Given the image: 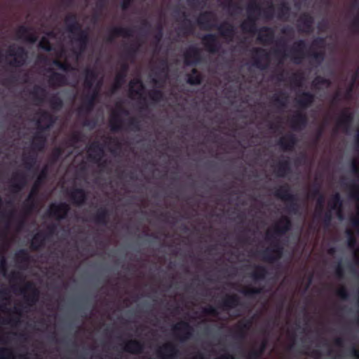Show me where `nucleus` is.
<instances>
[{"instance_id":"obj_45","label":"nucleus","mask_w":359,"mask_h":359,"mask_svg":"<svg viewBox=\"0 0 359 359\" xmlns=\"http://www.w3.org/2000/svg\"><path fill=\"white\" fill-rule=\"evenodd\" d=\"M272 102L274 105L278 107H285L287 102V96L283 92H280L278 94L273 95Z\"/></svg>"},{"instance_id":"obj_18","label":"nucleus","mask_w":359,"mask_h":359,"mask_svg":"<svg viewBox=\"0 0 359 359\" xmlns=\"http://www.w3.org/2000/svg\"><path fill=\"white\" fill-rule=\"evenodd\" d=\"M290 126L294 131H301L308 124L306 114L302 111L296 112L289 120Z\"/></svg>"},{"instance_id":"obj_42","label":"nucleus","mask_w":359,"mask_h":359,"mask_svg":"<svg viewBox=\"0 0 359 359\" xmlns=\"http://www.w3.org/2000/svg\"><path fill=\"white\" fill-rule=\"evenodd\" d=\"M182 16L184 17V23L179 29L182 32L184 36H188L193 32L194 26L191 20L187 18V15L185 12L182 13Z\"/></svg>"},{"instance_id":"obj_40","label":"nucleus","mask_w":359,"mask_h":359,"mask_svg":"<svg viewBox=\"0 0 359 359\" xmlns=\"http://www.w3.org/2000/svg\"><path fill=\"white\" fill-rule=\"evenodd\" d=\"M130 93L137 95H141L144 89V84L140 79H135L129 82Z\"/></svg>"},{"instance_id":"obj_17","label":"nucleus","mask_w":359,"mask_h":359,"mask_svg":"<svg viewBox=\"0 0 359 359\" xmlns=\"http://www.w3.org/2000/svg\"><path fill=\"white\" fill-rule=\"evenodd\" d=\"M202 43L210 53H217L221 48V44L215 34H206L201 38Z\"/></svg>"},{"instance_id":"obj_15","label":"nucleus","mask_w":359,"mask_h":359,"mask_svg":"<svg viewBox=\"0 0 359 359\" xmlns=\"http://www.w3.org/2000/svg\"><path fill=\"white\" fill-rule=\"evenodd\" d=\"M70 210L69 205L66 203H60L59 204L53 203L50 205L48 215L54 217L57 220L65 219Z\"/></svg>"},{"instance_id":"obj_12","label":"nucleus","mask_w":359,"mask_h":359,"mask_svg":"<svg viewBox=\"0 0 359 359\" xmlns=\"http://www.w3.org/2000/svg\"><path fill=\"white\" fill-rule=\"evenodd\" d=\"M120 114L128 115L129 111L121 105H117V110L114 111L109 119L111 131L117 133L123 130V121Z\"/></svg>"},{"instance_id":"obj_25","label":"nucleus","mask_w":359,"mask_h":359,"mask_svg":"<svg viewBox=\"0 0 359 359\" xmlns=\"http://www.w3.org/2000/svg\"><path fill=\"white\" fill-rule=\"evenodd\" d=\"M133 29L130 28L114 27L110 29L106 41L109 43H111L114 39L118 36H123L125 38L130 37L133 36Z\"/></svg>"},{"instance_id":"obj_63","label":"nucleus","mask_w":359,"mask_h":359,"mask_svg":"<svg viewBox=\"0 0 359 359\" xmlns=\"http://www.w3.org/2000/svg\"><path fill=\"white\" fill-rule=\"evenodd\" d=\"M39 48L47 52L52 50V46L49 40L46 37H42V39L39 43Z\"/></svg>"},{"instance_id":"obj_34","label":"nucleus","mask_w":359,"mask_h":359,"mask_svg":"<svg viewBox=\"0 0 359 359\" xmlns=\"http://www.w3.org/2000/svg\"><path fill=\"white\" fill-rule=\"evenodd\" d=\"M123 350L132 354H140L144 350V344L136 339H131L125 343Z\"/></svg>"},{"instance_id":"obj_43","label":"nucleus","mask_w":359,"mask_h":359,"mask_svg":"<svg viewBox=\"0 0 359 359\" xmlns=\"http://www.w3.org/2000/svg\"><path fill=\"white\" fill-rule=\"evenodd\" d=\"M182 16L184 17V23L179 29L182 32L184 36H188L193 32L194 26L191 20L187 18V15L185 12L182 13Z\"/></svg>"},{"instance_id":"obj_23","label":"nucleus","mask_w":359,"mask_h":359,"mask_svg":"<svg viewBox=\"0 0 359 359\" xmlns=\"http://www.w3.org/2000/svg\"><path fill=\"white\" fill-rule=\"evenodd\" d=\"M297 143V138L293 133H288L280 137L278 141V145L285 151H291Z\"/></svg>"},{"instance_id":"obj_35","label":"nucleus","mask_w":359,"mask_h":359,"mask_svg":"<svg viewBox=\"0 0 359 359\" xmlns=\"http://www.w3.org/2000/svg\"><path fill=\"white\" fill-rule=\"evenodd\" d=\"M109 211L106 208H100L92 217L91 220L97 224L106 226L109 222Z\"/></svg>"},{"instance_id":"obj_16","label":"nucleus","mask_w":359,"mask_h":359,"mask_svg":"<svg viewBox=\"0 0 359 359\" xmlns=\"http://www.w3.org/2000/svg\"><path fill=\"white\" fill-rule=\"evenodd\" d=\"M201 61V50L196 46H190L184 53V62L186 66H195Z\"/></svg>"},{"instance_id":"obj_50","label":"nucleus","mask_w":359,"mask_h":359,"mask_svg":"<svg viewBox=\"0 0 359 359\" xmlns=\"http://www.w3.org/2000/svg\"><path fill=\"white\" fill-rule=\"evenodd\" d=\"M15 259L18 262L27 264L29 262L30 257L26 250L21 249L15 253Z\"/></svg>"},{"instance_id":"obj_57","label":"nucleus","mask_w":359,"mask_h":359,"mask_svg":"<svg viewBox=\"0 0 359 359\" xmlns=\"http://www.w3.org/2000/svg\"><path fill=\"white\" fill-rule=\"evenodd\" d=\"M346 234L348 236L347 244L348 247L351 250H355L357 248V240L354 236L353 232L351 230L346 231Z\"/></svg>"},{"instance_id":"obj_33","label":"nucleus","mask_w":359,"mask_h":359,"mask_svg":"<svg viewBox=\"0 0 359 359\" xmlns=\"http://www.w3.org/2000/svg\"><path fill=\"white\" fill-rule=\"evenodd\" d=\"M330 210L337 211V216L339 219L342 218L343 212V201L339 193L333 194L329 202Z\"/></svg>"},{"instance_id":"obj_54","label":"nucleus","mask_w":359,"mask_h":359,"mask_svg":"<svg viewBox=\"0 0 359 359\" xmlns=\"http://www.w3.org/2000/svg\"><path fill=\"white\" fill-rule=\"evenodd\" d=\"M312 85L315 88H319L320 86H325L329 87L331 85V81L328 79L318 76L314 79Z\"/></svg>"},{"instance_id":"obj_52","label":"nucleus","mask_w":359,"mask_h":359,"mask_svg":"<svg viewBox=\"0 0 359 359\" xmlns=\"http://www.w3.org/2000/svg\"><path fill=\"white\" fill-rule=\"evenodd\" d=\"M149 98L154 102H161L164 99V94L161 90L153 89L149 93Z\"/></svg>"},{"instance_id":"obj_3","label":"nucleus","mask_w":359,"mask_h":359,"mask_svg":"<svg viewBox=\"0 0 359 359\" xmlns=\"http://www.w3.org/2000/svg\"><path fill=\"white\" fill-rule=\"evenodd\" d=\"M48 166H44L36 180L34 182L31 191L22 204V215L18 222L19 227L22 226L25 223V218L29 215L37 207L36 198L39 195V188L41 184L46 180L48 177Z\"/></svg>"},{"instance_id":"obj_51","label":"nucleus","mask_w":359,"mask_h":359,"mask_svg":"<svg viewBox=\"0 0 359 359\" xmlns=\"http://www.w3.org/2000/svg\"><path fill=\"white\" fill-rule=\"evenodd\" d=\"M83 135L80 131L74 132L69 138L67 144L70 147H74L76 144L81 142L83 141Z\"/></svg>"},{"instance_id":"obj_28","label":"nucleus","mask_w":359,"mask_h":359,"mask_svg":"<svg viewBox=\"0 0 359 359\" xmlns=\"http://www.w3.org/2000/svg\"><path fill=\"white\" fill-rule=\"evenodd\" d=\"M15 34L18 39H24L30 43H34L37 41L36 35L31 32V28L25 25L19 26Z\"/></svg>"},{"instance_id":"obj_55","label":"nucleus","mask_w":359,"mask_h":359,"mask_svg":"<svg viewBox=\"0 0 359 359\" xmlns=\"http://www.w3.org/2000/svg\"><path fill=\"white\" fill-rule=\"evenodd\" d=\"M53 65L57 67L58 69L64 72H70L73 70L72 66L67 62H61L57 59H55L53 61Z\"/></svg>"},{"instance_id":"obj_61","label":"nucleus","mask_w":359,"mask_h":359,"mask_svg":"<svg viewBox=\"0 0 359 359\" xmlns=\"http://www.w3.org/2000/svg\"><path fill=\"white\" fill-rule=\"evenodd\" d=\"M140 45L131 44L126 50L127 58L133 59L138 50Z\"/></svg>"},{"instance_id":"obj_11","label":"nucleus","mask_w":359,"mask_h":359,"mask_svg":"<svg viewBox=\"0 0 359 359\" xmlns=\"http://www.w3.org/2000/svg\"><path fill=\"white\" fill-rule=\"evenodd\" d=\"M100 86L101 83L99 82L96 87L93 89L91 93H88L86 95H85L82 105L79 109V112L80 114H87L93 109L96 99L98 96Z\"/></svg>"},{"instance_id":"obj_14","label":"nucleus","mask_w":359,"mask_h":359,"mask_svg":"<svg viewBox=\"0 0 359 359\" xmlns=\"http://www.w3.org/2000/svg\"><path fill=\"white\" fill-rule=\"evenodd\" d=\"M67 196L71 203L76 206L83 205L88 199L87 192L82 188L72 187L67 191Z\"/></svg>"},{"instance_id":"obj_13","label":"nucleus","mask_w":359,"mask_h":359,"mask_svg":"<svg viewBox=\"0 0 359 359\" xmlns=\"http://www.w3.org/2000/svg\"><path fill=\"white\" fill-rule=\"evenodd\" d=\"M252 52L253 65L260 69L267 68L270 60L269 52L262 48H254Z\"/></svg>"},{"instance_id":"obj_27","label":"nucleus","mask_w":359,"mask_h":359,"mask_svg":"<svg viewBox=\"0 0 359 359\" xmlns=\"http://www.w3.org/2000/svg\"><path fill=\"white\" fill-rule=\"evenodd\" d=\"M89 151L96 153L95 155L90 154L89 158L95 163H99V165L102 168L105 167L107 161L104 160L101 161L102 158L104 155V150L100 144L97 142H93L89 147Z\"/></svg>"},{"instance_id":"obj_4","label":"nucleus","mask_w":359,"mask_h":359,"mask_svg":"<svg viewBox=\"0 0 359 359\" xmlns=\"http://www.w3.org/2000/svg\"><path fill=\"white\" fill-rule=\"evenodd\" d=\"M273 195L276 198L288 203L287 210L290 212L294 215L299 213L300 206L297 203L298 198L296 195L291 193L289 184H285L276 189Z\"/></svg>"},{"instance_id":"obj_53","label":"nucleus","mask_w":359,"mask_h":359,"mask_svg":"<svg viewBox=\"0 0 359 359\" xmlns=\"http://www.w3.org/2000/svg\"><path fill=\"white\" fill-rule=\"evenodd\" d=\"M66 27H67V32L74 35H75L80 30L82 29L81 25L78 21V19H76L74 22H72L71 23H68V25H66Z\"/></svg>"},{"instance_id":"obj_60","label":"nucleus","mask_w":359,"mask_h":359,"mask_svg":"<svg viewBox=\"0 0 359 359\" xmlns=\"http://www.w3.org/2000/svg\"><path fill=\"white\" fill-rule=\"evenodd\" d=\"M0 359H14L13 352L11 348H0Z\"/></svg>"},{"instance_id":"obj_30","label":"nucleus","mask_w":359,"mask_h":359,"mask_svg":"<svg viewBox=\"0 0 359 359\" xmlns=\"http://www.w3.org/2000/svg\"><path fill=\"white\" fill-rule=\"evenodd\" d=\"M46 130H40L34 134L33 141L32 143V150L33 151H42L46 146V137L44 135Z\"/></svg>"},{"instance_id":"obj_62","label":"nucleus","mask_w":359,"mask_h":359,"mask_svg":"<svg viewBox=\"0 0 359 359\" xmlns=\"http://www.w3.org/2000/svg\"><path fill=\"white\" fill-rule=\"evenodd\" d=\"M63 154V149L57 147H55L51 153L50 158L53 163L57 162Z\"/></svg>"},{"instance_id":"obj_64","label":"nucleus","mask_w":359,"mask_h":359,"mask_svg":"<svg viewBox=\"0 0 359 359\" xmlns=\"http://www.w3.org/2000/svg\"><path fill=\"white\" fill-rule=\"evenodd\" d=\"M75 35H76L74 38L76 42L81 41H89V36L86 30L81 29Z\"/></svg>"},{"instance_id":"obj_6","label":"nucleus","mask_w":359,"mask_h":359,"mask_svg":"<svg viewBox=\"0 0 359 359\" xmlns=\"http://www.w3.org/2000/svg\"><path fill=\"white\" fill-rule=\"evenodd\" d=\"M267 241H271V246L259 253L264 262L273 264L282 257L284 249L276 238Z\"/></svg>"},{"instance_id":"obj_5","label":"nucleus","mask_w":359,"mask_h":359,"mask_svg":"<svg viewBox=\"0 0 359 359\" xmlns=\"http://www.w3.org/2000/svg\"><path fill=\"white\" fill-rule=\"evenodd\" d=\"M306 47L305 40L299 39L294 43L289 53H285L280 50H275L274 53L276 55L281 56L283 58L290 57L292 62L299 65L302 63V60L307 55L305 53Z\"/></svg>"},{"instance_id":"obj_19","label":"nucleus","mask_w":359,"mask_h":359,"mask_svg":"<svg viewBox=\"0 0 359 359\" xmlns=\"http://www.w3.org/2000/svg\"><path fill=\"white\" fill-rule=\"evenodd\" d=\"M178 354L179 349L172 343H166L157 350V355L163 359H174Z\"/></svg>"},{"instance_id":"obj_29","label":"nucleus","mask_w":359,"mask_h":359,"mask_svg":"<svg viewBox=\"0 0 359 359\" xmlns=\"http://www.w3.org/2000/svg\"><path fill=\"white\" fill-rule=\"evenodd\" d=\"M241 304L240 297L237 294H228L220 302L219 307L224 311H229Z\"/></svg>"},{"instance_id":"obj_58","label":"nucleus","mask_w":359,"mask_h":359,"mask_svg":"<svg viewBox=\"0 0 359 359\" xmlns=\"http://www.w3.org/2000/svg\"><path fill=\"white\" fill-rule=\"evenodd\" d=\"M12 180L13 182L22 184L24 187L27 184V178L25 175L20 172H17L13 174Z\"/></svg>"},{"instance_id":"obj_24","label":"nucleus","mask_w":359,"mask_h":359,"mask_svg":"<svg viewBox=\"0 0 359 359\" xmlns=\"http://www.w3.org/2000/svg\"><path fill=\"white\" fill-rule=\"evenodd\" d=\"M314 24L313 17L307 13H303L298 20L299 31L304 33H311Z\"/></svg>"},{"instance_id":"obj_8","label":"nucleus","mask_w":359,"mask_h":359,"mask_svg":"<svg viewBox=\"0 0 359 359\" xmlns=\"http://www.w3.org/2000/svg\"><path fill=\"white\" fill-rule=\"evenodd\" d=\"M20 292L24 294L25 303L28 306H32L39 300L40 292L32 282H27Z\"/></svg>"},{"instance_id":"obj_46","label":"nucleus","mask_w":359,"mask_h":359,"mask_svg":"<svg viewBox=\"0 0 359 359\" xmlns=\"http://www.w3.org/2000/svg\"><path fill=\"white\" fill-rule=\"evenodd\" d=\"M35 100L42 102L46 95V90L45 88L36 86L33 91L31 93Z\"/></svg>"},{"instance_id":"obj_31","label":"nucleus","mask_w":359,"mask_h":359,"mask_svg":"<svg viewBox=\"0 0 359 359\" xmlns=\"http://www.w3.org/2000/svg\"><path fill=\"white\" fill-rule=\"evenodd\" d=\"M315 100V95L309 91L303 92L296 100V102L299 107L306 109L311 107Z\"/></svg>"},{"instance_id":"obj_48","label":"nucleus","mask_w":359,"mask_h":359,"mask_svg":"<svg viewBox=\"0 0 359 359\" xmlns=\"http://www.w3.org/2000/svg\"><path fill=\"white\" fill-rule=\"evenodd\" d=\"M243 295L249 298H253L255 295L262 292V287H245L240 291Z\"/></svg>"},{"instance_id":"obj_44","label":"nucleus","mask_w":359,"mask_h":359,"mask_svg":"<svg viewBox=\"0 0 359 359\" xmlns=\"http://www.w3.org/2000/svg\"><path fill=\"white\" fill-rule=\"evenodd\" d=\"M49 104L50 108L54 111H60L64 105L63 100L58 95V94L53 95L49 100Z\"/></svg>"},{"instance_id":"obj_38","label":"nucleus","mask_w":359,"mask_h":359,"mask_svg":"<svg viewBox=\"0 0 359 359\" xmlns=\"http://www.w3.org/2000/svg\"><path fill=\"white\" fill-rule=\"evenodd\" d=\"M203 76L197 69L193 68L189 74L187 75V82L191 86H198L201 84Z\"/></svg>"},{"instance_id":"obj_7","label":"nucleus","mask_w":359,"mask_h":359,"mask_svg":"<svg viewBox=\"0 0 359 359\" xmlns=\"http://www.w3.org/2000/svg\"><path fill=\"white\" fill-rule=\"evenodd\" d=\"M7 55L13 59L9 62V65L13 67H20L25 65L28 53L26 49L20 46H10L7 50Z\"/></svg>"},{"instance_id":"obj_36","label":"nucleus","mask_w":359,"mask_h":359,"mask_svg":"<svg viewBox=\"0 0 359 359\" xmlns=\"http://www.w3.org/2000/svg\"><path fill=\"white\" fill-rule=\"evenodd\" d=\"M84 74V87L86 89L91 90L93 87L95 81L97 78V74L95 69L88 67L85 69Z\"/></svg>"},{"instance_id":"obj_2","label":"nucleus","mask_w":359,"mask_h":359,"mask_svg":"<svg viewBox=\"0 0 359 359\" xmlns=\"http://www.w3.org/2000/svg\"><path fill=\"white\" fill-rule=\"evenodd\" d=\"M216 21V15L215 13L211 11H205L201 13L197 19V23L202 29L205 30L217 29L222 37L231 40L236 33L234 26L228 22H224L220 25L212 23Z\"/></svg>"},{"instance_id":"obj_9","label":"nucleus","mask_w":359,"mask_h":359,"mask_svg":"<svg viewBox=\"0 0 359 359\" xmlns=\"http://www.w3.org/2000/svg\"><path fill=\"white\" fill-rule=\"evenodd\" d=\"M173 334L179 341L184 342L193 335L194 328L186 321H180L172 327Z\"/></svg>"},{"instance_id":"obj_1","label":"nucleus","mask_w":359,"mask_h":359,"mask_svg":"<svg viewBox=\"0 0 359 359\" xmlns=\"http://www.w3.org/2000/svg\"><path fill=\"white\" fill-rule=\"evenodd\" d=\"M247 19L244 20L241 28L243 32L252 34H257V41L264 45H269L273 42L275 31L273 28L263 26L259 29L257 27L258 17H263L271 20L274 16V6L271 1H267V6L262 8L256 0H252L247 6Z\"/></svg>"},{"instance_id":"obj_49","label":"nucleus","mask_w":359,"mask_h":359,"mask_svg":"<svg viewBox=\"0 0 359 359\" xmlns=\"http://www.w3.org/2000/svg\"><path fill=\"white\" fill-rule=\"evenodd\" d=\"M290 12V7L286 2H282L278 6V18L282 19L284 17L288 16Z\"/></svg>"},{"instance_id":"obj_37","label":"nucleus","mask_w":359,"mask_h":359,"mask_svg":"<svg viewBox=\"0 0 359 359\" xmlns=\"http://www.w3.org/2000/svg\"><path fill=\"white\" fill-rule=\"evenodd\" d=\"M47 236L43 232H38L31 241L30 248L32 250H38L44 246Z\"/></svg>"},{"instance_id":"obj_22","label":"nucleus","mask_w":359,"mask_h":359,"mask_svg":"<svg viewBox=\"0 0 359 359\" xmlns=\"http://www.w3.org/2000/svg\"><path fill=\"white\" fill-rule=\"evenodd\" d=\"M129 70V65L127 62H123L121 65L119 72L116 74L114 83L112 88V92L118 90L126 83V76Z\"/></svg>"},{"instance_id":"obj_56","label":"nucleus","mask_w":359,"mask_h":359,"mask_svg":"<svg viewBox=\"0 0 359 359\" xmlns=\"http://www.w3.org/2000/svg\"><path fill=\"white\" fill-rule=\"evenodd\" d=\"M308 55L317 64H320L325 59V52L323 50L311 52Z\"/></svg>"},{"instance_id":"obj_39","label":"nucleus","mask_w":359,"mask_h":359,"mask_svg":"<svg viewBox=\"0 0 359 359\" xmlns=\"http://www.w3.org/2000/svg\"><path fill=\"white\" fill-rule=\"evenodd\" d=\"M291 172L290 163L288 159L280 161L276 168V175L283 177Z\"/></svg>"},{"instance_id":"obj_20","label":"nucleus","mask_w":359,"mask_h":359,"mask_svg":"<svg viewBox=\"0 0 359 359\" xmlns=\"http://www.w3.org/2000/svg\"><path fill=\"white\" fill-rule=\"evenodd\" d=\"M40 118L37 121V129L40 130H48L55 123L56 118L50 112L46 110L39 112Z\"/></svg>"},{"instance_id":"obj_41","label":"nucleus","mask_w":359,"mask_h":359,"mask_svg":"<svg viewBox=\"0 0 359 359\" xmlns=\"http://www.w3.org/2000/svg\"><path fill=\"white\" fill-rule=\"evenodd\" d=\"M254 267L255 271L251 273L250 277L255 281L264 280L268 273L266 268L261 265H256Z\"/></svg>"},{"instance_id":"obj_26","label":"nucleus","mask_w":359,"mask_h":359,"mask_svg":"<svg viewBox=\"0 0 359 359\" xmlns=\"http://www.w3.org/2000/svg\"><path fill=\"white\" fill-rule=\"evenodd\" d=\"M353 121V114L348 109L342 111L339 118L337 121V127L348 132Z\"/></svg>"},{"instance_id":"obj_21","label":"nucleus","mask_w":359,"mask_h":359,"mask_svg":"<svg viewBox=\"0 0 359 359\" xmlns=\"http://www.w3.org/2000/svg\"><path fill=\"white\" fill-rule=\"evenodd\" d=\"M48 72H51L48 76V83L50 87L55 88L67 85V78L65 74L55 72L52 69H48Z\"/></svg>"},{"instance_id":"obj_59","label":"nucleus","mask_w":359,"mask_h":359,"mask_svg":"<svg viewBox=\"0 0 359 359\" xmlns=\"http://www.w3.org/2000/svg\"><path fill=\"white\" fill-rule=\"evenodd\" d=\"M128 128L134 131H140L141 130L140 121L136 118H130L128 121Z\"/></svg>"},{"instance_id":"obj_47","label":"nucleus","mask_w":359,"mask_h":359,"mask_svg":"<svg viewBox=\"0 0 359 359\" xmlns=\"http://www.w3.org/2000/svg\"><path fill=\"white\" fill-rule=\"evenodd\" d=\"M24 163L27 169H31L36 162V151H33L29 154V155L25 156Z\"/></svg>"},{"instance_id":"obj_10","label":"nucleus","mask_w":359,"mask_h":359,"mask_svg":"<svg viewBox=\"0 0 359 359\" xmlns=\"http://www.w3.org/2000/svg\"><path fill=\"white\" fill-rule=\"evenodd\" d=\"M292 228V221L287 217H283L275 225L273 232L267 231L266 239L271 240L272 238H276L277 236H283L289 231Z\"/></svg>"},{"instance_id":"obj_32","label":"nucleus","mask_w":359,"mask_h":359,"mask_svg":"<svg viewBox=\"0 0 359 359\" xmlns=\"http://www.w3.org/2000/svg\"><path fill=\"white\" fill-rule=\"evenodd\" d=\"M268 345L267 339H264L258 347L252 348L248 353L247 359H259L265 352Z\"/></svg>"}]
</instances>
